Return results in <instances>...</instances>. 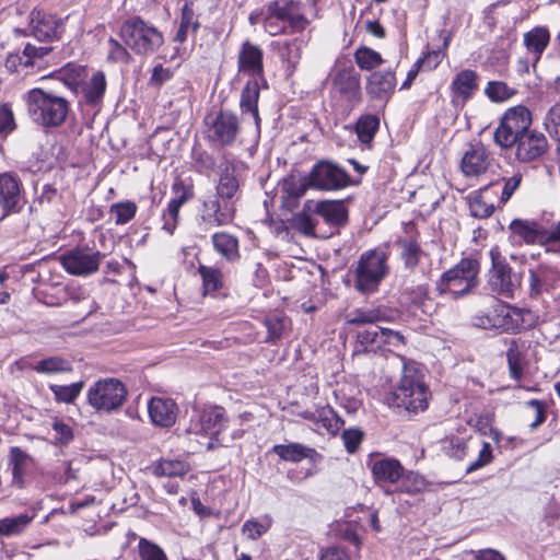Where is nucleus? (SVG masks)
Segmentation results:
<instances>
[{"mask_svg":"<svg viewBox=\"0 0 560 560\" xmlns=\"http://www.w3.org/2000/svg\"><path fill=\"white\" fill-rule=\"evenodd\" d=\"M429 388L424 375L415 362H404L402 375L385 401L389 407L417 413L428 407Z\"/></svg>","mask_w":560,"mask_h":560,"instance_id":"1","label":"nucleus"},{"mask_svg":"<svg viewBox=\"0 0 560 560\" xmlns=\"http://www.w3.org/2000/svg\"><path fill=\"white\" fill-rule=\"evenodd\" d=\"M26 101L31 119L42 127L62 125L69 113V102L66 98L42 89L31 90Z\"/></svg>","mask_w":560,"mask_h":560,"instance_id":"2","label":"nucleus"},{"mask_svg":"<svg viewBox=\"0 0 560 560\" xmlns=\"http://www.w3.org/2000/svg\"><path fill=\"white\" fill-rule=\"evenodd\" d=\"M387 247H376L364 252L354 269V288L361 293H372L389 272Z\"/></svg>","mask_w":560,"mask_h":560,"instance_id":"3","label":"nucleus"},{"mask_svg":"<svg viewBox=\"0 0 560 560\" xmlns=\"http://www.w3.org/2000/svg\"><path fill=\"white\" fill-rule=\"evenodd\" d=\"M120 36L126 46L139 56L152 55L164 44L162 33L139 16L122 23Z\"/></svg>","mask_w":560,"mask_h":560,"instance_id":"4","label":"nucleus"},{"mask_svg":"<svg viewBox=\"0 0 560 560\" xmlns=\"http://www.w3.org/2000/svg\"><path fill=\"white\" fill-rule=\"evenodd\" d=\"M528 315H530L529 311L494 301L488 311L475 316L474 324L483 329L514 334L526 327L525 316Z\"/></svg>","mask_w":560,"mask_h":560,"instance_id":"5","label":"nucleus"},{"mask_svg":"<svg viewBox=\"0 0 560 560\" xmlns=\"http://www.w3.org/2000/svg\"><path fill=\"white\" fill-rule=\"evenodd\" d=\"M509 229L514 243L560 246V221L548 225L542 220L514 219Z\"/></svg>","mask_w":560,"mask_h":560,"instance_id":"6","label":"nucleus"},{"mask_svg":"<svg viewBox=\"0 0 560 560\" xmlns=\"http://www.w3.org/2000/svg\"><path fill=\"white\" fill-rule=\"evenodd\" d=\"M478 273L479 262L476 259L464 258L442 275L438 289L441 293L458 299L478 284Z\"/></svg>","mask_w":560,"mask_h":560,"instance_id":"7","label":"nucleus"},{"mask_svg":"<svg viewBox=\"0 0 560 560\" xmlns=\"http://www.w3.org/2000/svg\"><path fill=\"white\" fill-rule=\"evenodd\" d=\"M225 411L222 407H211L206 409L199 416V420L190 425L188 432L190 434L202 435L207 442L199 443L206 445L208 451L218 446H225L226 440L222 436L226 429Z\"/></svg>","mask_w":560,"mask_h":560,"instance_id":"8","label":"nucleus"},{"mask_svg":"<svg viewBox=\"0 0 560 560\" xmlns=\"http://www.w3.org/2000/svg\"><path fill=\"white\" fill-rule=\"evenodd\" d=\"M127 388L117 378L108 377L95 382L88 389L89 405L100 412H112L118 409L127 398Z\"/></svg>","mask_w":560,"mask_h":560,"instance_id":"9","label":"nucleus"},{"mask_svg":"<svg viewBox=\"0 0 560 560\" xmlns=\"http://www.w3.org/2000/svg\"><path fill=\"white\" fill-rule=\"evenodd\" d=\"M530 124L532 115L526 107L515 106L509 108L494 130L493 138L495 144L502 149L512 148L513 143L530 129Z\"/></svg>","mask_w":560,"mask_h":560,"instance_id":"10","label":"nucleus"},{"mask_svg":"<svg viewBox=\"0 0 560 560\" xmlns=\"http://www.w3.org/2000/svg\"><path fill=\"white\" fill-rule=\"evenodd\" d=\"M205 137L214 147H231L235 143L241 126L238 117L228 110L205 118Z\"/></svg>","mask_w":560,"mask_h":560,"instance_id":"11","label":"nucleus"},{"mask_svg":"<svg viewBox=\"0 0 560 560\" xmlns=\"http://www.w3.org/2000/svg\"><path fill=\"white\" fill-rule=\"evenodd\" d=\"M20 180L10 173L0 174V207L3 210L0 220L5 223H14L13 233L16 235L23 233L27 228V222L24 218H11V214H15L20 211Z\"/></svg>","mask_w":560,"mask_h":560,"instance_id":"12","label":"nucleus"},{"mask_svg":"<svg viewBox=\"0 0 560 560\" xmlns=\"http://www.w3.org/2000/svg\"><path fill=\"white\" fill-rule=\"evenodd\" d=\"M103 254L89 247L70 249L59 256V261L65 270L73 276L88 277L98 270Z\"/></svg>","mask_w":560,"mask_h":560,"instance_id":"13","label":"nucleus"},{"mask_svg":"<svg viewBox=\"0 0 560 560\" xmlns=\"http://www.w3.org/2000/svg\"><path fill=\"white\" fill-rule=\"evenodd\" d=\"M310 185L319 190H338L349 184L348 173L336 164L330 162H319L310 173Z\"/></svg>","mask_w":560,"mask_h":560,"instance_id":"14","label":"nucleus"},{"mask_svg":"<svg viewBox=\"0 0 560 560\" xmlns=\"http://www.w3.org/2000/svg\"><path fill=\"white\" fill-rule=\"evenodd\" d=\"M492 260V270L490 273L489 283L493 291L512 298L514 292L521 285V278L518 275L513 273L511 267L501 260L498 247L490 250Z\"/></svg>","mask_w":560,"mask_h":560,"instance_id":"15","label":"nucleus"},{"mask_svg":"<svg viewBox=\"0 0 560 560\" xmlns=\"http://www.w3.org/2000/svg\"><path fill=\"white\" fill-rule=\"evenodd\" d=\"M513 147L515 159L521 163H529L537 161L547 152L548 140L542 132L529 129L513 143Z\"/></svg>","mask_w":560,"mask_h":560,"instance_id":"16","label":"nucleus"},{"mask_svg":"<svg viewBox=\"0 0 560 560\" xmlns=\"http://www.w3.org/2000/svg\"><path fill=\"white\" fill-rule=\"evenodd\" d=\"M334 91L347 101L357 102L361 98L360 75L353 67L337 66L329 74Z\"/></svg>","mask_w":560,"mask_h":560,"instance_id":"17","label":"nucleus"},{"mask_svg":"<svg viewBox=\"0 0 560 560\" xmlns=\"http://www.w3.org/2000/svg\"><path fill=\"white\" fill-rule=\"evenodd\" d=\"M264 51L262 49L249 40L242 44L237 55L238 73L258 79L266 83L264 77Z\"/></svg>","mask_w":560,"mask_h":560,"instance_id":"18","label":"nucleus"},{"mask_svg":"<svg viewBox=\"0 0 560 560\" xmlns=\"http://www.w3.org/2000/svg\"><path fill=\"white\" fill-rule=\"evenodd\" d=\"M51 51L48 46L26 44L22 54H10L5 59V68L10 72L28 74L30 68L39 67V61Z\"/></svg>","mask_w":560,"mask_h":560,"instance_id":"19","label":"nucleus"},{"mask_svg":"<svg viewBox=\"0 0 560 560\" xmlns=\"http://www.w3.org/2000/svg\"><path fill=\"white\" fill-rule=\"evenodd\" d=\"M234 214L235 208L232 201L213 197L203 202L201 220L210 228L221 226L232 222Z\"/></svg>","mask_w":560,"mask_h":560,"instance_id":"20","label":"nucleus"},{"mask_svg":"<svg viewBox=\"0 0 560 560\" xmlns=\"http://www.w3.org/2000/svg\"><path fill=\"white\" fill-rule=\"evenodd\" d=\"M148 411L155 425L170 428L176 422L178 407L171 398L152 397L148 404Z\"/></svg>","mask_w":560,"mask_h":560,"instance_id":"21","label":"nucleus"},{"mask_svg":"<svg viewBox=\"0 0 560 560\" xmlns=\"http://www.w3.org/2000/svg\"><path fill=\"white\" fill-rule=\"evenodd\" d=\"M289 75L293 74L301 58L303 42L300 38L280 39L271 44Z\"/></svg>","mask_w":560,"mask_h":560,"instance_id":"22","label":"nucleus"},{"mask_svg":"<svg viewBox=\"0 0 560 560\" xmlns=\"http://www.w3.org/2000/svg\"><path fill=\"white\" fill-rule=\"evenodd\" d=\"M275 4L279 10L280 18L283 20L288 32L301 33L310 24L299 3L287 0H276Z\"/></svg>","mask_w":560,"mask_h":560,"instance_id":"23","label":"nucleus"},{"mask_svg":"<svg viewBox=\"0 0 560 560\" xmlns=\"http://www.w3.org/2000/svg\"><path fill=\"white\" fill-rule=\"evenodd\" d=\"M369 466L376 483H396L404 476V467L396 458L383 457L371 459Z\"/></svg>","mask_w":560,"mask_h":560,"instance_id":"24","label":"nucleus"},{"mask_svg":"<svg viewBox=\"0 0 560 560\" xmlns=\"http://www.w3.org/2000/svg\"><path fill=\"white\" fill-rule=\"evenodd\" d=\"M305 208L320 215L328 224L339 225L347 220V210L339 200H307Z\"/></svg>","mask_w":560,"mask_h":560,"instance_id":"25","label":"nucleus"},{"mask_svg":"<svg viewBox=\"0 0 560 560\" xmlns=\"http://www.w3.org/2000/svg\"><path fill=\"white\" fill-rule=\"evenodd\" d=\"M396 86L395 73L390 70L375 71L366 82L368 94L381 101H388Z\"/></svg>","mask_w":560,"mask_h":560,"instance_id":"26","label":"nucleus"},{"mask_svg":"<svg viewBox=\"0 0 560 560\" xmlns=\"http://www.w3.org/2000/svg\"><path fill=\"white\" fill-rule=\"evenodd\" d=\"M267 86V83L258 79H249L241 93L240 107L243 114H250L254 118L257 130L260 127V117L258 112V100L260 88Z\"/></svg>","mask_w":560,"mask_h":560,"instance_id":"27","label":"nucleus"},{"mask_svg":"<svg viewBox=\"0 0 560 560\" xmlns=\"http://www.w3.org/2000/svg\"><path fill=\"white\" fill-rule=\"evenodd\" d=\"M59 21L44 11H33L31 14V28L38 40H47L57 36Z\"/></svg>","mask_w":560,"mask_h":560,"instance_id":"28","label":"nucleus"},{"mask_svg":"<svg viewBox=\"0 0 560 560\" xmlns=\"http://www.w3.org/2000/svg\"><path fill=\"white\" fill-rule=\"evenodd\" d=\"M490 164V154L482 145H475L462 159V170L467 176L485 173Z\"/></svg>","mask_w":560,"mask_h":560,"instance_id":"29","label":"nucleus"},{"mask_svg":"<svg viewBox=\"0 0 560 560\" xmlns=\"http://www.w3.org/2000/svg\"><path fill=\"white\" fill-rule=\"evenodd\" d=\"M397 244L400 247V256L405 267L411 271L420 268L422 272H425L423 265L428 255L421 249L420 245L413 240L402 238H399Z\"/></svg>","mask_w":560,"mask_h":560,"instance_id":"30","label":"nucleus"},{"mask_svg":"<svg viewBox=\"0 0 560 560\" xmlns=\"http://www.w3.org/2000/svg\"><path fill=\"white\" fill-rule=\"evenodd\" d=\"M272 451L281 459L293 463H298L303 459H311L315 462L319 456L314 448L300 443L278 444L273 446Z\"/></svg>","mask_w":560,"mask_h":560,"instance_id":"31","label":"nucleus"},{"mask_svg":"<svg viewBox=\"0 0 560 560\" xmlns=\"http://www.w3.org/2000/svg\"><path fill=\"white\" fill-rule=\"evenodd\" d=\"M477 89L478 74L469 69L459 71L451 83L452 93L464 101L468 100Z\"/></svg>","mask_w":560,"mask_h":560,"instance_id":"32","label":"nucleus"},{"mask_svg":"<svg viewBox=\"0 0 560 560\" xmlns=\"http://www.w3.org/2000/svg\"><path fill=\"white\" fill-rule=\"evenodd\" d=\"M214 250L226 261L233 262L240 258L238 240L236 236L218 232L212 235Z\"/></svg>","mask_w":560,"mask_h":560,"instance_id":"33","label":"nucleus"},{"mask_svg":"<svg viewBox=\"0 0 560 560\" xmlns=\"http://www.w3.org/2000/svg\"><path fill=\"white\" fill-rule=\"evenodd\" d=\"M550 42V33L546 27L537 26L524 34V44L527 51L538 61Z\"/></svg>","mask_w":560,"mask_h":560,"instance_id":"34","label":"nucleus"},{"mask_svg":"<svg viewBox=\"0 0 560 560\" xmlns=\"http://www.w3.org/2000/svg\"><path fill=\"white\" fill-rule=\"evenodd\" d=\"M506 359L511 376L520 380L524 370L525 343L511 339L506 350Z\"/></svg>","mask_w":560,"mask_h":560,"instance_id":"35","label":"nucleus"},{"mask_svg":"<svg viewBox=\"0 0 560 560\" xmlns=\"http://www.w3.org/2000/svg\"><path fill=\"white\" fill-rule=\"evenodd\" d=\"M32 369L39 374L52 375L71 372L72 364L62 357L54 355L39 360Z\"/></svg>","mask_w":560,"mask_h":560,"instance_id":"36","label":"nucleus"},{"mask_svg":"<svg viewBox=\"0 0 560 560\" xmlns=\"http://www.w3.org/2000/svg\"><path fill=\"white\" fill-rule=\"evenodd\" d=\"M106 78L102 71L95 72L83 88L85 102L91 105L98 104L106 91Z\"/></svg>","mask_w":560,"mask_h":560,"instance_id":"37","label":"nucleus"},{"mask_svg":"<svg viewBox=\"0 0 560 560\" xmlns=\"http://www.w3.org/2000/svg\"><path fill=\"white\" fill-rule=\"evenodd\" d=\"M199 26L200 24L196 18L191 3L186 2L182 8L180 23L174 40L177 43H184L187 38L188 32L191 31L192 33H196Z\"/></svg>","mask_w":560,"mask_h":560,"instance_id":"38","label":"nucleus"},{"mask_svg":"<svg viewBox=\"0 0 560 560\" xmlns=\"http://www.w3.org/2000/svg\"><path fill=\"white\" fill-rule=\"evenodd\" d=\"M315 424L317 429H324L330 434L337 433L343 424L340 417L330 406H323L316 409Z\"/></svg>","mask_w":560,"mask_h":560,"instance_id":"39","label":"nucleus"},{"mask_svg":"<svg viewBox=\"0 0 560 560\" xmlns=\"http://www.w3.org/2000/svg\"><path fill=\"white\" fill-rule=\"evenodd\" d=\"M30 456L20 447L10 451V465L12 466V483L18 488L24 487V475Z\"/></svg>","mask_w":560,"mask_h":560,"instance_id":"40","label":"nucleus"},{"mask_svg":"<svg viewBox=\"0 0 560 560\" xmlns=\"http://www.w3.org/2000/svg\"><path fill=\"white\" fill-rule=\"evenodd\" d=\"M387 312L385 308H359L352 312L347 322L351 325H365L376 324L378 322L387 320Z\"/></svg>","mask_w":560,"mask_h":560,"instance_id":"41","label":"nucleus"},{"mask_svg":"<svg viewBox=\"0 0 560 560\" xmlns=\"http://www.w3.org/2000/svg\"><path fill=\"white\" fill-rule=\"evenodd\" d=\"M198 273L202 280L205 293H213L223 287V273L217 267L199 265Z\"/></svg>","mask_w":560,"mask_h":560,"instance_id":"42","label":"nucleus"},{"mask_svg":"<svg viewBox=\"0 0 560 560\" xmlns=\"http://www.w3.org/2000/svg\"><path fill=\"white\" fill-rule=\"evenodd\" d=\"M353 57L358 67L365 71H371L384 62L380 52L366 46L357 48Z\"/></svg>","mask_w":560,"mask_h":560,"instance_id":"43","label":"nucleus"},{"mask_svg":"<svg viewBox=\"0 0 560 560\" xmlns=\"http://www.w3.org/2000/svg\"><path fill=\"white\" fill-rule=\"evenodd\" d=\"M378 127L380 119L377 116L372 114L361 116L358 119L355 126V131L359 140L364 144L370 143L373 140L376 131L378 130Z\"/></svg>","mask_w":560,"mask_h":560,"instance_id":"44","label":"nucleus"},{"mask_svg":"<svg viewBox=\"0 0 560 560\" xmlns=\"http://www.w3.org/2000/svg\"><path fill=\"white\" fill-rule=\"evenodd\" d=\"M471 442V439L447 436L442 441V451L448 457L460 460L467 455Z\"/></svg>","mask_w":560,"mask_h":560,"instance_id":"45","label":"nucleus"},{"mask_svg":"<svg viewBox=\"0 0 560 560\" xmlns=\"http://www.w3.org/2000/svg\"><path fill=\"white\" fill-rule=\"evenodd\" d=\"M33 516L21 514L14 517H5L0 520V535L14 536L22 534L32 523Z\"/></svg>","mask_w":560,"mask_h":560,"instance_id":"46","label":"nucleus"},{"mask_svg":"<svg viewBox=\"0 0 560 560\" xmlns=\"http://www.w3.org/2000/svg\"><path fill=\"white\" fill-rule=\"evenodd\" d=\"M307 188H312L310 185V176L307 178L289 176L281 184L282 198L298 199L306 192Z\"/></svg>","mask_w":560,"mask_h":560,"instance_id":"47","label":"nucleus"},{"mask_svg":"<svg viewBox=\"0 0 560 560\" xmlns=\"http://www.w3.org/2000/svg\"><path fill=\"white\" fill-rule=\"evenodd\" d=\"M488 192L489 187H486L470 199L469 210L471 215L475 218L483 219L490 217L493 213L494 206L487 200Z\"/></svg>","mask_w":560,"mask_h":560,"instance_id":"48","label":"nucleus"},{"mask_svg":"<svg viewBox=\"0 0 560 560\" xmlns=\"http://www.w3.org/2000/svg\"><path fill=\"white\" fill-rule=\"evenodd\" d=\"M137 209V205L132 201H120L110 206L109 214L117 225H122L135 218Z\"/></svg>","mask_w":560,"mask_h":560,"instance_id":"49","label":"nucleus"},{"mask_svg":"<svg viewBox=\"0 0 560 560\" xmlns=\"http://www.w3.org/2000/svg\"><path fill=\"white\" fill-rule=\"evenodd\" d=\"M84 386L83 382L72 383L70 385H50L55 399L59 402L71 404L80 395Z\"/></svg>","mask_w":560,"mask_h":560,"instance_id":"50","label":"nucleus"},{"mask_svg":"<svg viewBox=\"0 0 560 560\" xmlns=\"http://www.w3.org/2000/svg\"><path fill=\"white\" fill-rule=\"evenodd\" d=\"M265 31L271 35L277 36L283 33H288L283 20H281L279 10L275 4V1L268 5L267 15L264 19Z\"/></svg>","mask_w":560,"mask_h":560,"instance_id":"51","label":"nucleus"},{"mask_svg":"<svg viewBox=\"0 0 560 560\" xmlns=\"http://www.w3.org/2000/svg\"><path fill=\"white\" fill-rule=\"evenodd\" d=\"M188 466L182 460L163 459L154 466V474L159 477L184 476Z\"/></svg>","mask_w":560,"mask_h":560,"instance_id":"52","label":"nucleus"},{"mask_svg":"<svg viewBox=\"0 0 560 560\" xmlns=\"http://www.w3.org/2000/svg\"><path fill=\"white\" fill-rule=\"evenodd\" d=\"M237 189L238 182L236 177L232 173L225 172L220 176V180L217 186V197L221 198L222 200L231 201Z\"/></svg>","mask_w":560,"mask_h":560,"instance_id":"53","label":"nucleus"},{"mask_svg":"<svg viewBox=\"0 0 560 560\" xmlns=\"http://www.w3.org/2000/svg\"><path fill=\"white\" fill-rule=\"evenodd\" d=\"M485 93L493 102H504L515 94V90L502 81H491L487 84Z\"/></svg>","mask_w":560,"mask_h":560,"instance_id":"54","label":"nucleus"},{"mask_svg":"<svg viewBox=\"0 0 560 560\" xmlns=\"http://www.w3.org/2000/svg\"><path fill=\"white\" fill-rule=\"evenodd\" d=\"M272 520L266 516L262 522L255 520H247L243 526V534L250 540H256L261 537L271 527Z\"/></svg>","mask_w":560,"mask_h":560,"instance_id":"55","label":"nucleus"},{"mask_svg":"<svg viewBox=\"0 0 560 560\" xmlns=\"http://www.w3.org/2000/svg\"><path fill=\"white\" fill-rule=\"evenodd\" d=\"M312 214L315 213L307 210L304 205L303 210L292 218V226L305 235H313L316 222Z\"/></svg>","mask_w":560,"mask_h":560,"instance_id":"56","label":"nucleus"},{"mask_svg":"<svg viewBox=\"0 0 560 560\" xmlns=\"http://www.w3.org/2000/svg\"><path fill=\"white\" fill-rule=\"evenodd\" d=\"M138 548L141 560H167L163 549L145 538H140Z\"/></svg>","mask_w":560,"mask_h":560,"instance_id":"57","label":"nucleus"},{"mask_svg":"<svg viewBox=\"0 0 560 560\" xmlns=\"http://www.w3.org/2000/svg\"><path fill=\"white\" fill-rule=\"evenodd\" d=\"M401 491L407 493H419L427 488L425 479L417 472L409 471L402 476Z\"/></svg>","mask_w":560,"mask_h":560,"instance_id":"58","label":"nucleus"},{"mask_svg":"<svg viewBox=\"0 0 560 560\" xmlns=\"http://www.w3.org/2000/svg\"><path fill=\"white\" fill-rule=\"evenodd\" d=\"M383 327L373 325L358 332V341L364 346L365 350L375 351L374 342L377 341V337H381Z\"/></svg>","mask_w":560,"mask_h":560,"instance_id":"59","label":"nucleus"},{"mask_svg":"<svg viewBox=\"0 0 560 560\" xmlns=\"http://www.w3.org/2000/svg\"><path fill=\"white\" fill-rule=\"evenodd\" d=\"M544 125L547 131L560 141V103L555 104L548 110Z\"/></svg>","mask_w":560,"mask_h":560,"instance_id":"60","label":"nucleus"},{"mask_svg":"<svg viewBox=\"0 0 560 560\" xmlns=\"http://www.w3.org/2000/svg\"><path fill=\"white\" fill-rule=\"evenodd\" d=\"M16 127L13 110L9 104L0 105V136L7 137Z\"/></svg>","mask_w":560,"mask_h":560,"instance_id":"61","label":"nucleus"},{"mask_svg":"<svg viewBox=\"0 0 560 560\" xmlns=\"http://www.w3.org/2000/svg\"><path fill=\"white\" fill-rule=\"evenodd\" d=\"M342 441L349 453H354L363 441V432L359 429H347L342 432Z\"/></svg>","mask_w":560,"mask_h":560,"instance_id":"62","label":"nucleus"},{"mask_svg":"<svg viewBox=\"0 0 560 560\" xmlns=\"http://www.w3.org/2000/svg\"><path fill=\"white\" fill-rule=\"evenodd\" d=\"M541 334L550 346L560 350V320L545 324L541 328Z\"/></svg>","mask_w":560,"mask_h":560,"instance_id":"63","label":"nucleus"},{"mask_svg":"<svg viewBox=\"0 0 560 560\" xmlns=\"http://www.w3.org/2000/svg\"><path fill=\"white\" fill-rule=\"evenodd\" d=\"M444 52L441 49L427 51L423 57L419 58L416 62L422 70H433L442 61Z\"/></svg>","mask_w":560,"mask_h":560,"instance_id":"64","label":"nucleus"}]
</instances>
